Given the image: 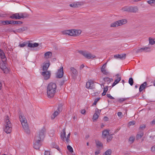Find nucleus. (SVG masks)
Returning a JSON list of instances; mask_svg holds the SVG:
<instances>
[{
    "label": "nucleus",
    "mask_w": 155,
    "mask_h": 155,
    "mask_svg": "<svg viewBox=\"0 0 155 155\" xmlns=\"http://www.w3.org/2000/svg\"><path fill=\"white\" fill-rule=\"evenodd\" d=\"M57 86L55 83L51 82L48 85L47 88V97L50 98H53L56 93Z\"/></svg>",
    "instance_id": "nucleus-1"
},
{
    "label": "nucleus",
    "mask_w": 155,
    "mask_h": 155,
    "mask_svg": "<svg viewBox=\"0 0 155 155\" xmlns=\"http://www.w3.org/2000/svg\"><path fill=\"white\" fill-rule=\"evenodd\" d=\"M18 114L19 115L20 120L21 123L22 127L25 131L27 134H29L30 130L26 118L23 115H22V113L21 112L20 110L18 112Z\"/></svg>",
    "instance_id": "nucleus-2"
},
{
    "label": "nucleus",
    "mask_w": 155,
    "mask_h": 155,
    "mask_svg": "<svg viewBox=\"0 0 155 155\" xmlns=\"http://www.w3.org/2000/svg\"><path fill=\"white\" fill-rule=\"evenodd\" d=\"M9 119V118L8 115L5 116L4 119L5 124L4 130L7 134L10 133L12 130V124Z\"/></svg>",
    "instance_id": "nucleus-3"
},
{
    "label": "nucleus",
    "mask_w": 155,
    "mask_h": 155,
    "mask_svg": "<svg viewBox=\"0 0 155 155\" xmlns=\"http://www.w3.org/2000/svg\"><path fill=\"white\" fill-rule=\"evenodd\" d=\"M45 129H42L38 133L36 134L34 141L41 143L45 137Z\"/></svg>",
    "instance_id": "nucleus-4"
},
{
    "label": "nucleus",
    "mask_w": 155,
    "mask_h": 155,
    "mask_svg": "<svg viewBox=\"0 0 155 155\" xmlns=\"http://www.w3.org/2000/svg\"><path fill=\"white\" fill-rule=\"evenodd\" d=\"M2 61L0 60V68L3 70L4 73H5L6 70L8 69L5 65L7 58L5 55H3L2 57H0Z\"/></svg>",
    "instance_id": "nucleus-5"
},
{
    "label": "nucleus",
    "mask_w": 155,
    "mask_h": 155,
    "mask_svg": "<svg viewBox=\"0 0 155 155\" xmlns=\"http://www.w3.org/2000/svg\"><path fill=\"white\" fill-rule=\"evenodd\" d=\"M78 52L87 59L93 58L96 57L95 56L92 55L91 53L86 51L80 50L78 51Z\"/></svg>",
    "instance_id": "nucleus-6"
},
{
    "label": "nucleus",
    "mask_w": 155,
    "mask_h": 155,
    "mask_svg": "<svg viewBox=\"0 0 155 155\" xmlns=\"http://www.w3.org/2000/svg\"><path fill=\"white\" fill-rule=\"evenodd\" d=\"M127 22V20L125 19L119 20L112 23L110 25V27H116L125 24Z\"/></svg>",
    "instance_id": "nucleus-7"
},
{
    "label": "nucleus",
    "mask_w": 155,
    "mask_h": 155,
    "mask_svg": "<svg viewBox=\"0 0 155 155\" xmlns=\"http://www.w3.org/2000/svg\"><path fill=\"white\" fill-rule=\"evenodd\" d=\"M64 74L63 67H61L58 70L56 73V77L57 78H61L63 77Z\"/></svg>",
    "instance_id": "nucleus-8"
},
{
    "label": "nucleus",
    "mask_w": 155,
    "mask_h": 155,
    "mask_svg": "<svg viewBox=\"0 0 155 155\" xmlns=\"http://www.w3.org/2000/svg\"><path fill=\"white\" fill-rule=\"evenodd\" d=\"M94 81L90 80L86 83V87L87 89H93L95 88V85L93 84Z\"/></svg>",
    "instance_id": "nucleus-9"
},
{
    "label": "nucleus",
    "mask_w": 155,
    "mask_h": 155,
    "mask_svg": "<svg viewBox=\"0 0 155 155\" xmlns=\"http://www.w3.org/2000/svg\"><path fill=\"white\" fill-rule=\"evenodd\" d=\"M41 75L43 76L45 80H47L50 78L51 73L49 71H45L42 72Z\"/></svg>",
    "instance_id": "nucleus-10"
},
{
    "label": "nucleus",
    "mask_w": 155,
    "mask_h": 155,
    "mask_svg": "<svg viewBox=\"0 0 155 155\" xmlns=\"http://www.w3.org/2000/svg\"><path fill=\"white\" fill-rule=\"evenodd\" d=\"M84 4V2H74L69 5V6L71 7L77 8L79 6H81Z\"/></svg>",
    "instance_id": "nucleus-11"
},
{
    "label": "nucleus",
    "mask_w": 155,
    "mask_h": 155,
    "mask_svg": "<svg viewBox=\"0 0 155 155\" xmlns=\"http://www.w3.org/2000/svg\"><path fill=\"white\" fill-rule=\"evenodd\" d=\"M70 72L73 78H75L78 75V72L76 69L74 67L71 68Z\"/></svg>",
    "instance_id": "nucleus-12"
},
{
    "label": "nucleus",
    "mask_w": 155,
    "mask_h": 155,
    "mask_svg": "<svg viewBox=\"0 0 155 155\" xmlns=\"http://www.w3.org/2000/svg\"><path fill=\"white\" fill-rule=\"evenodd\" d=\"M74 29H73L64 31L62 32L64 35H68L70 36H74Z\"/></svg>",
    "instance_id": "nucleus-13"
},
{
    "label": "nucleus",
    "mask_w": 155,
    "mask_h": 155,
    "mask_svg": "<svg viewBox=\"0 0 155 155\" xmlns=\"http://www.w3.org/2000/svg\"><path fill=\"white\" fill-rule=\"evenodd\" d=\"M41 144V142H38L35 141H34L33 147L36 150L39 149Z\"/></svg>",
    "instance_id": "nucleus-14"
},
{
    "label": "nucleus",
    "mask_w": 155,
    "mask_h": 155,
    "mask_svg": "<svg viewBox=\"0 0 155 155\" xmlns=\"http://www.w3.org/2000/svg\"><path fill=\"white\" fill-rule=\"evenodd\" d=\"M150 48L149 47H145L141 48L140 49H137L136 51V53H137L139 52H141L142 51H150Z\"/></svg>",
    "instance_id": "nucleus-15"
},
{
    "label": "nucleus",
    "mask_w": 155,
    "mask_h": 155,
    "mask_svg": "<svg viewBox=\"0 0 155 155\" xmlns=\"http://www.w3.org/2000/svg\"><path fill=\"white\" fill-rule=\"evenodd\" d=\"M116 76H117V79L115 80L114 82L113 83L112 85V87H113L115 86L121 80V77H119L120 75L119 74H117Z\"/></svg>",
    "instance_id": "nucleus-16"
},
{
    "label": "nucleus",
    "mask_w": 155,
    "mask_h": 155,
    "mask_svg": "<svg viewBox=\"0 0 155 155\" xmlns=\"http://www.w3.org/2000/svg\"><path fill=\"white\" fill-rule=\"evenodd\" d=\"M65 130V128L63 129L61 134V139L64 141H65V139L66 138V133Z\"/></svg>",
    "instance_id": "nucleus-17"
},
{
    "label": "nucleus",
    "mask_w": 155,
    "mask_h": 155,
    "mask_svg": "<svg viewBox=\"0 0 155 155\" xmlns=\"http://www.w3.org/2000/svg\"><path fill=\"white\" fill-rule=\"evenodd\" d=\"M126 56V54H118L114 55V57L117 58H119L121 60H124L125 59Z\"/></svg>",
    "instance_id": "nucleus-18"
},
{
    "label": "nucleus",
    "mask_w": 155,
    "mask_h": 155,
    "mask_svg": "<svg viewBox=\"0 0 155 155\" xmlns=\"http://www.w3.org/2000/svg\"><path fill=\"white\" fill-rule=\"evenodd\" d=\"M9 18L13 19H20L19 13H15L12 14L11 15Z\"/></svg>",
    "instance_id": "nucleus-19"
},
{
    "label": "nucleus",
    "mask_w": 155,
    "mask_h": 155,
    "mask_svg": "<svg viewBox=\"0 0 155 155\" xmlns=\"http://www.w3.org/2000/svg\"><path fill=\"white\" fill-rule=\"evenodd\" d=\"M138 11V8L137 6H130V12L136 13Z\"/></svg>",
    "instance_id": "nucleus-20"
},
{
    "label": "nucleus",
    "mask_w": 155,
    "mask_h": 155,
    "mask_svg": "<svg viewBox=\"0 0 155 155\" xmlns=\"http://www.w3.org/2000/svg\"><path fill=\"white\" fill-rule=\"evenodd\" d=\"M19 14L20 19L25 18H28L29 16V15L26 12L20 13Z\"/></svg>",
    "instance_id": "nucleus-21"
},
{
    "label": "nucleus",
    "mask_w": 155,
    "mask_h": 155,
    "mask_svg": "<svg viewBox=\"0 0 155 155\" xmlns=\"http://www.w3.org/2000/svg\"><path fill=\"white\" fill-rule=\"evenodd\" d=\"M147 85L146 82H145L142 84L140 86L139 91L140 92H141L143 90L146 88V87Z\"/></svg>",
    "instance_id": "nucleus-22"
},
{
    "label": "nucleus",
    "mask_w": 155,
    "mask_h": 155,
    "mask_svg": "<svg viewBox=\"0 0 155 155\" xmlns=\"http://www.w3.org/2000/svg\"><path fill=\"white\" fill-rule=\"evenodd\" d=\"M50 64L49 63H45L43 66L42 70L43 71H47L50 66Z\"/></svg>",
    "instance_id": "nucleus-23"
},
{
    "label": "nucleus",
    "mask_w": 155,
    "mask_h": 155,
    "mask_svg": "<svg viewBox=\"0 0 155 155\" xmlns=\"http://www.w3.org/2000/svg\"><path fill=\"white\" fill-rule=\"evenodd\" d=\"M39 44L37 43H35L34 44H32L31 43H29L28 45V46L30 48H35L38 46Z\"/></svg>",
    "instance_id": "nucleus-24"
},
{
    "label": "nucleus",
    "mask_w": 155,
    "mask_h": 155,
    "mask_svg": "<svg viewBox=\"0 0 155 155\" xmlns=\"http://www.w3.org/2000/svg\"><path fill=\"white\" fill-rule=\"evenodd\" d=\"M52 53L50 51H48L44 54L45 57L46 58H50L52 56Z\"/></svg>",
    "instance_id": "nucleus-25"
},
{
    "label": "nucleus",
    "mask_w": 155,
    "mask_h": 155,
    "mask_svg": "<svg viewBox=\"0 0 155 155\" xmlns=\"http://www.w3.org/2000/svg\"><path fill=\"white\" fill-rule=\"evenodd\" d=\"M109 130H104L103 131L102 135L104 138H105L107 135H109Z\"/></svg>",
    "instance_id": "nucleus-26"
},
{
    "label": "nucleus",
    "mask_w": 155,
    "mask_h": 155,
    "mask_svg": "<svg viewBox=\"0 0 155 155\" xmlns=\"http://www.w3.org/2000/svg\"><path fill=\"white\" fill-rule=\"evenodd\" d=\"M28 28L26 27H23L19 29L16 30V31L18 32H21L25 31L27 30Z\"/></svg>",
    "instance_id": "nucleus-27"
},
{
    "label": "nucleus",
    "mask_w": 155,
    "mask_h": 155,
    "mask_svg": "<svg viewBox=\"0 0 155 155\" xmlns=\"http://www.w3.org/2000/svg\"><path fill=\"white\" fill-rule=\"evenodd\" d=\"M74 36H79L81 32L80 30L74 29Z\"/></svg>",
    "instance_id": "nucleus-28"
},
{
    "label": "nucleus",
    "mask_w": 155,
    "mask_h": 155,
    "mask_svg": "<svg viewBox=\"0 0 155 155\" xmlns=\"http://www.w3.org/2000/svg\"><path fill=\"white\" fill-rule=\"evenodd\" d=\"M58 111H55L54 113L51 115V118L52 119H54L55 117L57 116L60 113Z\"/></svg>",
    "instance_id": "nucleus-29"
},
{
    "label": "nucleus",
    "mask_w": 155,
    "mask_h": 155,
    "mask_svg": "<svg viewBox=\"0 0 155 155\" xmlns=\"http://www.w3.org/2000/svg\"><path fill=\"white\" fill-rule=\"evenodd\" d=\"M122 10L123 12H130V6H124L122 8Z\"/></svg>",
    "instance_id": "nucleus-30"
},
{
    "label": "nucleus",
    "mask_w": 155,
    "mask_h": 155,
    "mask_svg": "<svg viewBox=\"0 0 155 155\" xmlns=\"http://www.w3.org/2000/svg\"><path fill=\"white\" fill-rule=\"evenodd\" d=\"M97 112L96 110H95V113L94 114L93 117V121L96 120L98 118L99 116L97 114Z\"/></svg>",
    "instance_id": "nucleus-31"
},
{
    "label": "nucleus",
    "mask_w": 155,
    "mask_h": 155,
    "mask_svg": "<svg viewBox=\"0 0 155 155\" xmlns=\"http://www.w3.org/2000/svg\"><path fill=\"white\" fill-rule=\"evenodd\" d=\"M143 133L142 131L140 132L137 135L136 138L137 139H140L143 136Z\"/></svg>",
    "instance_id": "nucleus-32"
},
{
    "label": "nucleus",
    "mask_w": 155,
    "mask_h": 155,
    "mask_svg": "<svg viewBox=\"0 0 155 155\" xmlns=\"http://www.w3.org/2000/svg\"><path fill=\"white\" fill-rule=\"evenodd\" d=\"M103 80L105 82H107L108 83L112 82L113 81V79L112 78H110L108 77L104 78Z\"/></svg>",
    "instance_id": "nucleus-33"
},
{
    "label": "nucleus",
    "mask_w": 155,
    "mask_h": 155,
    "mask_svg": "<svg viewBox=\"0 0 155 155\" xmlns=\"http://www.w3.org/2000/svg\"><path fill=\"white\" fill-rule=\"evenodd\" d=\"M112 151L111 149H108L105 153H104L103 155H110L111 154Z\"/></svg>",
    "instance_id": "nucleus-34"
},
{
    "label": "nucleus",
    "mask_w": 155,
    "mask_h": 155,
    "mask_svg": "<svg viewBox=\"0 0 155 155\" xmlns=\"http://www.w3.org/2000/svg\"><path fill=\"white\" fill-rule=\"evenodd\" d=\"M113 134H111L110 135H109L107 137V141L108 142H110V141L111 140L113 137H112V135Z\"/></svg>",
    "instance_id": "nucleus-35"
},
{
    "label": "nucleus",
    "mask_w": 155,
    "mask_h": 155,
    "mask_svg": "<svg viewBox=\"0 0 155 155\" xmlns=\"http://www.w3.org/2000/svg\"><path fill=\"white\" fill-rule=\"evenodd\" d=\"M96 143L97 147H103V144L99 141H96Z\"/></svg>",
    "instance_id": "nucleus-36"
},
{
    "label": "nucleus",
    "mask_w": 155,
    "mask_h": 155,
    "mask_svg": "<svg viewBox=\"0 0 155 155\" xmlns=\"http://www.w3.org/2000/svg\"><path fill=\"white\" fill-rule=\"evenodd\" d=\"M101 71L103 74L105 75H107L108 74V72L103 68H101Z\"/></svg>",
    "instance_id": "nucleus-37"
},
{
    "label": "nucleus",
    "mask_w": 155,
    "mask_h": 155,
    "mask_svg": "<svg viewBox=\"0 0 155 155\" xmlns=\"http://www.w3.org/2000/svg\"><path fill=\"white\" fill-rule=\"evenodd\" d=\"M2 24L3 25H8V20L6 21H0V25H1Z\"/></svg>",
    "instance_id": "nucleus-38"
},
{
    "label": "nucleus",
    "mask_w": 155,
    "mask_h": 155,
    "mask_svg": "<svg viewBox=\"0 0 155 155\" xmlns=\"http://www.w3.org/2000/svg\"><path fill=\"white\" fill-rule=\"evenodd\" d=\"M134 80L132 78H129L128 81V83L131 86H132L134 84Z\"/></svg>",
    "instance_id": "nucleus-39"
},
{
    "label": "nucleus",
    "mask_w": 155,
    "mask_h": 155,
    "mask_svg": "<svg viewBox=\"0 0 155 155\" xmlns=\"http://www.w3.org/2000/svg\"><path fill=\"white\" fill-rule=\"evenodd\" d=\"M51 146L52 147L56 148L58 150L59 149V147L54 143H52L51 144Z\"/></svg>",
    "instance_id": "nucleus-40"
},
{
    "label": "nucleus",
    "mask_w": 155,
    "mask_h": 155,
    "mask_svg": "<svg viewBox=\"0 0 155 155\" xmlns=\"http://www.w3.org/2000/svg\"><path fill=\"white\" fill-rule=\"evenodd\" d=\"M149 43L152 45H153L155 43V41L153 39L150 38H149Z\"/></svg>",
    "instance_id": "nucleus-41"
},
{
    "label": "nucleus",
    "mask_w": 155,
    "mask_h": 155,
    "mask_svg": "<svg viewBox=\"0 0 155 155\" xmlns=\"http://www.w3.org/2000/svg\"><path fill=\"white\" fill-rule=\"evenodd\" d=\"M62 105L61 104H60L59 105L58 107V108L57 110L59 112H60L61 111L62 108Z\"/></svg>",
    "instance_id": "nucleus-42"
},
{
    "label": "nucleus",
    "mask_w": 155,
    "mask_h": 155,
    "mask_svg": "<svg viewBox=\"0 0 155 155\" xmlns=\"http://www.w3.org/2000/svg\"><path fill=\"white\" fill-rule=\"evenodd\" d=\"M67 149L71 153L73 152V150L72 147L70 145H68L67 146Z\"/></svg>",
    "instance_id": "nucleus-43"
},
{
    "label": "nucleus",
    "mask_w": 155,
    "mask_h": 155,
    "mask_svg": "<svg viewBox=\"0 0 155 155\" xmlns=\"http://www.w3.org/2000/svg\"><path fill=\"white\" fill-rule=\"evenodd\" d=\"M27 44V43L26 42H24L22 44H20L19 45V46L20 47L23 48L26 46Z\"/></svg>",
    "instance_id": "nucleus-44"
},
{
    "label": "nucleus",
    "mask_w": 155,
    "mask_h": 155,
    "mask_svg": "<svg viewBox=\"0 0 155 155\" xmlns=\"http://www.w3.org/2000/svg\"><path fill=\"white\" fill-rule=\"evenodd\" d=\"M135 137L133 136L130 137L129 139V142H130L131 143H132L134 142L135 140Z\"/></svg>",
    "instance_id": "nucleus-45"
},
{
    "label": "nucleus",
    "mask_w": 155,
    "mask_h": 155,
    "mask_svg": "<svg viewBox=\"0 0 155 155\" xmlns=\"http://www.w3.org/2000/svg\"><path fill=\"white\" fill-rule=\"evenodd\" d=\"M100 99V97H98V98L95 99V100H94V101L93 104V105H96L97 102Z\"/></svg>",
    "instance_id": "nucleus-46"
},
{
    "label": "nucleus",
    "mask_w": 155,
    "mask_h": 155,
    "mask_svg": "<svg viewBox=\"0 0 155 155\" xmlns=\"http://www.w3.org/2000/svg\"><path fill=\"white\" fill-rule=\"evenodd\" d=\"M127 99V98H120L118 99V101L120 102H122L125 101Z\"/></svg>",
    "instance_id": "nucleus-47"
},
{
    "label": "nucleus",
    "mask_w": 155,
    "mask_h": 155,
    "mask_svg": "<svg viewBox=\"0 0 155 155\" xmlns=\"http://www.w3.org/2000/svg\"><path fill=\"white\" fill-rule=\"evenodd\" d=\"M147 3L150 4L151 5L152 4L155 3V1L153 0H150L147 2Z\"/></svg>",
    "instance_id": "nucleus-48"
},
{
    "label": "nucleus",
    "mask_w": 155,
    "mask_h": 155,
    "mask_svg": "<svg viewBox=\"0 0 155 155\" xmlns=\"http://www.w3.org/2000/svg\"><path fill=\"white\" fill-rule=\"evenodd\" d=\"M3 55H5L3 50L0 48V57H2Z\"/></svg>",
    "instance_id": "nucleus-49"
},
{
    "label": "nucleus",
    "mask_w": 155,
    "mask_h": 155,
    "mask_svg": "<svg viewBox=\"0 0 155 155\" xmlns=\"http://www.w3.org/2000/svg\"><path fill=\"white\" fill-rule=\"evenodd\" d=\"M135 124V121H132L129 123V126L133 125Z\"/></svg>",
    "instance_id": "nucleus-50"
},
{
    "label": "nucleus",
    "mask_w": 155,
    "mask_h": 155,
    "mask_svg": "<svg viewBox=\"0 0 155 155\" xmlns=\"http://www.w3.org/2000/svg\"><path fill=\"white\" fill-rule=\"evenodd\" d=\"M151 150L152 152L155 153V145L151 147Z\"/></svg>",
    "instance_id": "nucleus-51"
},
{
    "label": "nucleus",
    "mask_w": 155,
    "mask_h": 155,
    "mask_svg": "<svg viewBox=\"0 0 155 155\" xmlns=\"http://www.w3.org/2000/svg\"><path fill=\"white\" fill-rule=\"evenodd\" d=\"M146 127V126L145 125H144V124H142L141 125H140V127L139 129H143Z\"/></svg>",
    "instance_id": "nucleus-52"
},
{
    "label": "nucleus",
    "mask_w": 155,
    "mask_h": 155,
    "mask_svg": "<svg viewBox=\"0 0 155 155\" xmlns=\"http://www.w3.org/2000/svg\"><path fill=\"white\" fill-rule=\"evenodd\" d=\"M107 97H108V98H109L110 99H114V97H112L111 95L110 94H107Z\"/></svg>",
    "instance_id": "nucleus-53"
},
{
    "label": "nucleus",
    "mask_w": 155,
    "mask_h": 155,
    "mask_svg": "<svg viewBox=\"0 0 155 155\" xmlns=\"http://www.w3.org/2000/svg\"><path fill=\"white\" fill-rule=\"evenodd\" d=\"M101 153L100 150H96L95 152V155H97L100 154Z\"/></svg>",
    "instance_id": "nucleus-54"
},
{
    "label": "nucleus",
    "mask_w": 155,
    "mask_h": 155,
    "mask_svg": "<svg viewBox=\"0 0 155 155\" xmlns=\"http://www.w3.org/2000/svg\"><path fill=\"white\" fill-rule=\"evenodd\" d=\"M23 23V22L21 21H16L15 25H21Z\"/></svg>",
    "instance_id": "nucleus-55"
},
{
    "label": "nucleus",
    "mask_w": 155,
    "mask_h": 155,
    "mask_svg": "<svg viewBox=\"0 0 155 155\" xmlns=\"http://www.w3.org/2000/svg\"><path fill=\"white\" fill-rule=\"evenodd\" d=\"M108 120H109L108 118L106 116H105L104 117V120L105 121H107Z\"/></svg>",
    "instance_id": "nucleus-56"
},
{
    "label": "nucleus",
    "mask_w": 155,
    "mask_h": 155,
    "mask_svg": "<svg viewBox=\"0 0 155 155\" xmlns=\"http://www.w3.org/2000/svg\"><path fill=\"white\" fill-rule=\"evenodd\" d=\"M108 90V86H106L104 87V91L107 92Z\"/></svg>",
    "instance_id": "nucleus-57"
},
{
    "label": "nucleus",
    "mask_w": 155,
    "mask_h": 155,
    "mask_svg": "<svg viewBox=\"0 0 155 155\" xmlns=\"http://www.w3.org/2000/svg\"><path fill=\"white\" fill-rule=\"evenodd\" d=\"M65 141L66 143L67 144L69 143L70 141V140L68 138H66Z\"/></svg>",
    "instance_id": "nucleus-58"
},
{
    "label": "nucleus",
    "mask_w": 155,
    "mask_h": 155,
    "mask_svg": "<svg viewBox=\"0 0 155 155\" xmlns=\"http://www.w3.org/2000/svg\"><path fill=\"white\" fill-rule=\"evenodd\" d=\"M86 112V110L85 109H83L81 110V113L83 114H85Z\"/></svg>",
    "instance_id": "nucleus-59"
},
{
    "label": "nucleus",
    "mask_w": 155,
    "mask_h": 155,
    "mask_svg": "<svg viewBox=\"0 0 155 155\" xmlns=\"http://www.w3.org/2000/svg\"><path fill=\"white\" fill-rule=\"evenodd\" d=\"M67 81V79H63L61 82V85H63L64 84L65 81Z\"/></svg>",
    "instance_id": "nucleus-60"
},
{
    "label": "nucleus",
    "mask_w": 155,
    "mask_h": 155,
    "mask_svg": "<svg viewBox=\"0 0 155 155\" xmlns=\"http://www.w3.org/2000/svg\"><path fill=\"white\" fill-rule=\"evenodd\" d=\"M45 155H50V152L48 151H45Z\"/></svg>",
    "instance_id": "nucleus-61"
},
{
    "label": "nucleus",
    "mask_w": 155,
    "mask_h": 155,
    "mask_svg": "<svg viewBox=\"0 0 155 155\" xmlns=\"http://www.w3.org/2000/svg\"><path fill=\"white\" fill-rule=\"evenodd\" d=\"M122 115V112H119L117 113V115L119 117L121 116Z\"/></svg>",
    "instance_id": "nucleus-62"
},
{
    "label": "nucleus",
    "mask_w": 155,
    "mask_h": 155,
    "mask_svg": "<svg viewBox=\"0 0 155 155\" xmlns=\"http://www.w3.org/2000/svg\"><path fill=\"white\" fill-rule=\"evenodd\" d=\"M96 110L97 111V113H100V112H101V110H99L98 108H97L96 109V110Z\"/></svg>",
    "instance_id": "nucleus-63"
},
{
    "label": "nucleus",
    "mask_w": 155,
    "mask_h": 155,
    "mask_svg": "<svg viewBox=\"0 0 155 155\" xmlns=\"http://www.w3.org/2000/svg\"><path fill=\"white\" fill-rule=\"evenodd\" d=\"M151 124H155V119H154L151 122Z\"/></svg>",
    "instance_id": "nucleus-64"
}]
</instances>
